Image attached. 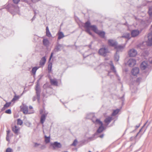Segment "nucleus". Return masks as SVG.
I'll return each instance as SVG.
<instances>
[{
	"mask_svg": "<svg viewBox=\"0 0 152 152\" xmlns=\"http://www.w3.org/2000/svg\"><path fill=\"white\" fill-rule=\"evenodd\" d=\"M39 68V67H33L32 70V72L35 75L37 70Z\"/></svg>",
	"mask_w": 152,
	"mask_h": 152,
	"instance_id": "c85d7f7f",
	"label": "nucleus"
},
{
	"mask_svg": "<svg viewBox=\"0 0 152 152\" xmlns=\"http://www.w3.org/2000/svg\"><path fill=\"white\" fill-rule=\"evenodd\" d=\"M11 102L6 103V104L4 105L3 109H5L9 107L11 105Z\"/></svg>",
	"mask_w": 152,
	"mask_h": 152,
	"instance_id": "b1692460",
	"label": "nucleus"
},
{
	"mask_svg": "<svg viewBox=\"0 0 152 152\" xmlns=\"http://www.w3.org/2000/svg\"><path fill=\"white\" fill-rule=\"evenodd\" d=\"M108 45L112 47H114L115 48L116 46L117 43L112 39H109L108 41Z\"/></svg>",
	"mask_w": 152,
	"mask_h": 152,
	"instance_id": "423d86ee",
	"label": "nucleus"
},
{
	"mask_svg": "<svg viewBox=\"0 0 152 152\" xmlns=\"http://www.w3.org/2000/svg\"><path fill=\"white\" fill-rule=\"evenodd\" d=\"M77 142H78L77 140L76 139L74 140L73 143L71 145L73 146H75L77 145Z\"/></svg>",
	"mask_w": 152,
	"mask_h": 152,
	"instance_id": "72a5a7b5",
	"label": "nucleus"
},
{
	"mask_svg": "<svg viewBox=\"0 0 152 152\" xmlns=\"http://www.w3.org/2000/svg\"><path fill=\"white\" fill-rule=\"evenodd\" d=\"M119 59V56L117 55H115L114 57V60L115 61L117 62Z\"/></svg>",
	"mask_w": 152,
	"mask_h": 152,
	"instance_id": "f704fd0d",
	"label": "nucleus"
},
{
	"mask_svg": "<svg viewBox=\"0 0 152 152\" xmlns=\"http://www.w3.org/2000/svg\"><path fill=\"white\" fill-rule=\"evenodd\" d=\"M46 35L49 37H52V35L50 33L48 27L47 26L46 28Z\"/></svg>",
	"mask_w": 152,
	"mask_h": 152,
	"instance_id": "f3484780",
	"label": "nucleus"
},
{
	"mask_svg": "<svg viewBox=\"0 0 152 152\" xmlns=\"http://www.w3.org/2000/svg\"><path fill=\"white\" fill-rule=\"evenodd\" d=\"M61 47L62 45H61L58 44L57 45L54 49V51L56 52H58L60 50Z\"/></svg>",
	"mask_w": 152,
	"mask_h": 152,
	"instance_id": "412c9836",
	"label": "nucleus"
},
{
	"mask_svg": "<svg viewBox=\"0 0 152 152\" xmlns=\"http://www.w3.org/2000/svg\"><path fill=\"white\" fill-rule=\"evenodd\" d=\"M36 90L37 91V93L39 91V84H37L36 86Z\"/></svg>",
	"mask_w": 152,
	"mask_h": 152,
	"instance_id": "4c0bfd02",
	"label": "nucleus"
},
{
	"mask_svg": "<svg viewBox=\"0 0 152 152\" xmlns=\"http://www.w3.org/2000/svg\"><path fill=\"white\" fill-rule=\"evenodd\" d=\"M103 136H104V135L102 134L100 135V137L101 138H102L103 137Z\"/></svg>",
	"mask_w": 152,
	"mask_h": 152,
	"instance_id": "a18cd8bd",
	"label": "nucleus"
},
{
	"mask_svg": "<svg viewBox=\"0 0 152 152\" xmlns=\"http://www.w3.org/2000/svg\"><path fill=\"white\" fill-rule=\"evenodd\" d=\"M50 141V137H47L46 136H45V142L46 143H48Z\"/></svg>",
	"mask_w": 152,
	"mask_h": 152,
	"instance_id": "7c9ffc66",
	"label": "nucleus"
},
{
	"mask_svg": "<svg viewBox=\"0 0 152 152\" xmlns=\"http://www.w3.org/2000/svg\"><path fill=\"white\" fill-rule=\"evenodd\" d=\"M148 66L147 62L145 61H143L140 65V68L141 69L144 70L146 69Z\"/></svg>",
	"mask_w": 152,
	"mask_h": 152,
	"instance_id": "9b49d317",
	"label": "nucleus"
},
{
	"mask_svg": "<svg viewBox=\"0 0 152 152\" xmlns=\"http://www.w3.org/2000/svg\"><path fill=\"white\" fill-rule=\"evenodd\" d=\"M91 29L96 33H97L99 31L97 27L95 25H92L91 27Z\"/></svg>",
	"mask_w": 152,
	"mask_h": 152,
	"instance_id": "dca6fc26",
	"label": "nucleus"
},
{
	"mask_svg": "<svg viewBox=\"0 0 152 152\" xmlns=\"http://www.w3.org/2000/svg\"><path fill=\"white\" fill-rule=\"evenodd\" d=\"M127 63L129 66L132 67L135 65L136 61L134 59H130L128 61Z\"/></svg>",
	"mask_w": 152,
	"mask_h": 152,
	"instance_id": "39448f33",
	"label": "nucleus"
},
{
	"mask_svg": "<svg viewBox=\"0 0 152 152\" xmlns=\"http://www.w3.org/2000/svg\"><path fill=\"white\" fill-rule=\"evenodd\" d=\"M149 62L151 63V64H152V60H149Z\"/></svg>",
	"mask_w": 152,
	"mask_h": 152,
	"instance_id": "de8ad7c7",
	"label": "nucleus"
},
{
	"mask_svg": "<svg viewBox=\"0 0 152 152\" xmlns=\"http://www.w3.org/2000/svg\"><path fill=\"white\" fill-rule=\"evenodd\" d=\"M17 124L21 125L23 124V121L20 119H18L17 120Z\"/></svg>",
	"mask_w": 152,
	"mask_h": 152,
	"instance_id": "473e14b6",
	"label": "nucleus"
},
{
	"mask_svg": "<svg viewBox=\"0 0 152 152\" xmlns=\"http://www.w3.org/2000/svg\"><path fill=\"white\" fill-rule=\"evenodd\" d=\"M58 39L59 40L64 37V34L62 32L59 31L58 32Z\"/></svg>",
	"mask_w": 152,
	"mask_h": 152,
	"instance_id": "a211bd4d",
	"label": "nucleus"
},
{
	"mask_svg": "<svg viewBox=\"0 0 152 152\" xmlns=\"http://www.w3.org/2000/svg\"><path fill=\"white\" fill-rule=\"evenodd\" d=\"M111 69L114 72H115V67L113 65H112L111 66Z\"/></svg>",
	"mask_w": 152,
	"mask_h": 152,
	"instance_id": "ea45409f",
	"label": "nucleus"
},
{
	"mask_svg": "<svg viewBox=\"0 0 152 152\" xmlns=\"http://www.w3.org/2000/svg\"><path fill=\"white\" fill-rule=\"evenodd\" d=\"M5 113L7 114H10L12 112L11 110L9 109L6 110L5 111Z\"/></svg>",
	"mask_w": 152,
	"mask_h": 152,
	"instance_id": "e433bc0d",
	"label": "nucleus"
},
{
	"mask_svg": "<svg viewBox=\"0 0 152 152\" xmlns=\"http://www.w3.org/2000/svg\"><path fill=\"white\" fill-rule=\"evenodd\" d=\"M52 63H50L49 64L48 66V69L49 72H50L51 71V69L52 67Z\"/></svg>",
	"mask_w": 152,
	"mask_h": 152,
	"instance_id": "cd10ccee",
	"label": "nucleus"
},
{
	"mask_svg": "<svg viewBox=\"0 0 152 152\" xmlns=\"http://www.w3.org/2000/svg\"><path fill=\"white\" fill-rule=\"evenodd\" d=\"M120 111V110L118 109H117L116 110H115L113 111V113L112 114V116H115L117 115Z\"/></svg>",
	"mask_w": 152,
	"mask_h": 152,
	"instance_id": "a878e982",
	"label": "nucleus"
},
{
	"mask_svg": "<svg viewBox=\"0 0 152 152\" xmlns=\"http://www.w3.org/2000/svg\"><path fill=\"white\" fill-rule=\"evenodd\" d=\"M48 113L45 114H43L42 115L40 118V122L43 124L46 119V116L47 115Z\"/></svg>",
	"mask_w": 152,
	"mask_h": 152,
	"instance_id": "4468645a",
	"label": "nucleus"
},
{
	"mask_svg": "<svg viewBox=\"0 0 152 152\" xmlns=\"http://www.w3.org/2000/svg\"><path fill=\"white\" fill-rule=\"evenodd\" d=\"M104 129V128L103 126H101L98 129L97 131V132L98 133H100L102 132Z\"/></svg>",
	"mask_w": 152,
	"mask_h": 152,
	"instance_id": "393cba45",
	"label": "nucleus"
},
{
	"mask_svg": "<svg viewBox=\"0 0 152 152\" xmlns=\"http://www.w3.org/2000/svg\"><path fill=\"white\" fill-rule=\"evenodd\" d=\"M53 145L55 147L58 148H61V143L57 142H54L53 144Z\"/></svg>",
	"mask_w": 152,
	"mask_h": 152,
	"instance_id": "5701e85b",
	"label": "nucleus"
},
{
	"mask_svg": "<svg viewBox=\"0 0 152 152\" xmlns=\"http://www.w3.org/2000/svg\"><path fill=\"white\" fill-rule=\"evenodd\" d=\"M146 124V123H145V124Z\"/></svg>",
	"mask_w": 152,
	"mask_h": 152,
	"instance_id": "3c124183",
	"label": "nucleus"
},
{
	"mask_svg": "<svg viewBox=\"0 0 152 152\" xmlns=\"http://www.w3.org/2000/svg\"><path fill=\"white\" fill-rule=\"evenodd\" d=\"M20 0H13V1L14 4H18Z\"/></svg>",
	"mask_w": 152,
	"mask_h": 152,
	"instance_id": "58836bf2",
	"label": "nucleus"
},
{
	"mask_svg": "<svg viewBox=\"0 0 152 152\" xmlns=\"http://www.w3.org/2000/svg\"><path fill=\"white\" fill-rule=\"evenodd\" d=\"M7 136H8L9 134L10 133V131H7Z\"/></svg>",
	"mask_w": 152,
	"mask_h": 152,
	"instance_id": "37998d69",
	"label": "nucleus"
},
{
	"mask_svg": "<svg viewBox=\"0 0 152 152\" xmlns=\"http://www.w3.org/2000/svg\"><path fill=\"white\" fill-rule=\"evenodd\" d=\"M151 27H152V25H151Z\"/></svg>",
	"mask_w": 152,
	"mask_h": 152,
	"instance_id": "603ef678",
	"label": "nucleus"
},
{
	"mask_svg": "<svg viewBox=\"0 0 152 152\" xmlns=\"http://www.w3.org/2000/svg\"><path fill=\"white\" fill-rule=\"evenodd\" d=\"M88 152H91V151H88Z\"/></svg>",
	"mask_w": 152,
	"mask_h": 152,
	"instance_id": "09e8293b",
	"label": "nucleus"
},
{
	"mask_svg": "<svg viewBox=\"0 0 152 152\" xmlns=\"http://www.w3.org/2000/svg\"><path fill=\"white\" fill-rule=\"evenodd\" d=\"M140 33V31L138 30H134L131 32V35L132 37H135L137 36Z\"/></svg>",
	"mask_w": 152,
	"mask_h": 152,
	"instance_id": "f8f14e48",
	"label": "nucleus"
},
{
	"mask_svg": "<svg viewBox=\"0 0 152 152\" xmlns=\"http://www.w3.org/2000/svg\"><path fill=\"white\" fill-rule=\"evenodd\" d=\"M42 42L43 45L45 46H48L49 44V40L46 39H43L42 41Z\"/></svg>",
	"mask_w": 152,
	"mask_h": 152,
	"instance_id": "6ab92c4d",
	"label": "nucleus"
},
{
	"mask_svg": "<svg viewBox=\"0 0 152 152\" xmlns=\"http://www.w3.org/2000/svg\"><path fill=\"white\" fill-rule=\"evenodd\" d=\"M19 98V96H18L15 95L14 96L13 98L11 100L12 102H14L15 101L18 100Z\"/></svg>",
	"mask_w": 152,
	"mask_h": 152,
	"instance_id": "c756f323",
	"label": "nucleus"
},
{
	"mask_svg": "<svg viewBox=\"0 0 152 152\" xmlns=\"http://www.w3.org/2000/svg\"><path fill=\"white\" fill-rule=\"evenodd\" d=\"M139 72V69L138 68L135 67L133 68L132 71V73L134 75H136L138 74Z\"/></svg>",
	"mask_w": 152,
	"mask_h": 152,
	"instance_id": "9d476101",
	"label": "nucleus"
},
{
	"mask_svg": "<svg viewBox=\"0 0 152 152\" xmlns=\"http://www.w3.org/2000/svg\"><path fill=\"white\" fill-rule=\"evenodd\" d=\"M110 51L108 50L107 48H102L99 50V53L102 56H105L107 53H109Z\"/></svg>",
	"mask_w": 152,
	"mask_h": 152,
	"instance_id": "7ed1b4c3",
	"label": "nucleus"
},
{
	"mask_svg": "<svg viewBox=\"0 0 152 152\" xmlns=\"http://www.w3.org/2000/svg\"><path fill=\"white\" fill-rule=\"evenodd\" d=\"M112 117H108L105 119L104 122L108 125L112 120Z\"/></svg>",
	"mask_w": 152,
	"mask_h": 152,
	"instance_id": "2eb2a0df",
	"label": "nucleus"
},
{
	"mask_svg": "<svg viewBox=\"0 0 152 152\" xmlns=\"http://www.w3.org/2000/svg\"><path fill=\"white\" fill-rule=\"evenodd\" d=\"M20 111H22L25 114H29L34 113V110L33 107L31 106H29V109L28 107L24 104H22L20 107Z\"/></svg>",
	"mask_w": 152,
	"mask_h": 152,
	"instance_id": "f257e3e1",
	"label": "nucleus"
},
{
	"mask_svg": "<svg viewBox=\"0 0 152 152\" xmlns=\"http://www.w3.org/2000/svg\"><path fill=\"white\" fill-rule=\"evenodd\" d=\"M125 45H117L115 46V48L117 49L118 50H120L123 49L125 47Z\"/></svg>",
	"mask_w": 152,
	"mask_h": 152,
	"instance_id": "4be33fe9",
	"label": "nucleus"
},
{
	"mask_svg": "<svg viewBox=\"0 0 152 152\" xmlns=\"http://www.w3.org/2000/svg\"><path fill=\"white\" fill-rule=\"evenodd\" d=\"M91 23L89 21H88L85 23L84 26V27L85 29V31L91 35H92L91 32L90 31L91 27Z\"/></svg>",
	"mask_w": 152,
	"mask_h": 152,
	"instance_id": "f03ea898",
	"label": "nucleus"
},
{
	"mask_svg": "<svg viewBox=\"0 0 152 152\" xmlns=\"http://www.w3.org/2000/svg\"><path fill=\"white\" fill-rule=\"evenodd\" d=\"M46 61V59L45 57H43L42 58L39 62V65L41 66H43L45 64Z\"/></svg>",
	"mask_w": 152,
	"mask_h": 152,
	"instance_id": "ddd939ff",
	"label": "nucleus"
},
{
	"mask_svg": "<svg viewBox=\"0 0 152 152\" xmlns=\"http://www.w3.org/2000/svg\"><path fill=\"white\" fill-rule=\"evenodd\" d=\"M40 113L42 114L43 113V110H41L40 111Z\"/></svg>",
	"mask_w": 152,
	"mask_h": 152,
	"instance_id": "c03bdc74",
	"label": "nucleus"
},
{
	"mask_svg": "<svg viewBox=\"0 0 152 152\" xmlns=\"http://www.w3.org/2000/svg\"><path fill=\"white\" fill-rule=\"evenodd\" d=\"M12 150L10 148H7L6 150V152H12Z\"/></svg>",
	"mask_w": 152,
	"mask_h": 152,
	"instance_id": "c9c22d12",
	"label": "nucleus"
},
{
	"mask_svg": "<svg viewBox=\"0 0 152 152\" xmlns=\"http://www.w3.org/2000/svg\"><path fill=\"white\" fill-rule=\"evenodd\" d=\"M148 40L147 42V44L148 46H151L152 45V34H148Z\"/></svg>",
	"mask_w": 152,
	"mask_h": 152,
	"instance_id": "6e6552de",
	"label": "nucleus"
},
{
	"mask_svg": "<svg viewBox=\"0 0 152 152\" xmlns=\"http://www.w3.org/2000/svg\"><path fill=\"white\" fill-rule=\"evenodd\" d=\"M95 123H96V124H99V125L101 126H103L102 122L99 119H97L96 120Z\"/></svg>",
	"mask_w": 152,
	"mask_h": 152,
	"instance_id": "bb28decb",
	"label": "nucleus"
},
{
	"mask_svg": "<svg viewBox=\"0 0 152 152\" xmlns=\"http://www.w3.org/2000/svg\"><path fill=\"white\" fill-rule=\"evenodd\" d=\"M96 34H98L102 37L104 38V37L105 33L104 31L99 30L98 32Z\"/></svg>",
	"mask_w": 152,
	"mask_h": 152,
	"instance_id": "aec40b11",
	"label": "nucleus"
},
{
	"mask_svg": "<svg viewBox=\"0 0 152 152\" xmlns=\"http://www.w3.org/2000/svg\"><path fill=\"white\" fill-rule=\"evenodd\" d=\"M50 82L51 84L52 85L56 86H58V82L57 80L56 79H50Z\"/></svg>",
	"mask_w": 152,
	"mask_h": 152,
	"instance_id": "1a4fd4ad",
	"label": "nucleus"
},
{
	"mask_svg": "<svg viewBox=\"0 0 152 152\" xmlns=\"http://www.w3.org/2000/svg\"><path fill=\"white\" fill-rule=\"evenodd\" d=\"M20 128L17 126H15L12 128V130L14 132L17 134H18Z\"/></svg>",
	"mask_w": 152,
	"mask_h": 152,
	"instance_id": "0eeeda50",
	"label": "nucleus"
},
{
	"mask_svg": "<svg viewBox=\"0 0 152 152\" xmlns=\"http://www.w3.org/2000/svg\"><path fill=\"white\" fill-rule=\"evenodd\" d=\"M146 124V123H145V124Z\"/></svg>",
	"mask_w": 152,
	"mask_h": 152,
	"instance_id": "8fccbe9b",
	"label": "nucleus"
},
{
	"mask_svg": "<svg viewBox=\"0 0 152 152\" xmlns=\"http://www.w3.org/2000/svg\"><path fill=\"white\" fill-rule=\"evenodd\" d=\"M34 146L35 147H37L39 145V144H38L37 143H34Z\"/></svg>",
	"mask_w": 152,
	"mask_h": 152,
	"instance_id": "a19ab883",
	"label": "nucleus"
},
{
	"mask_svg": "<svg viewBox=\"0 0 152 152\" xmlns=\"http://www.w3.org/2000/svg\"><path fill=\"white\" fill-rule=\"evenodd\" d=\"M8 137H9V136H7V137H6V139H7V140H8H8H8Z\"/></svg>",
	"mask_w": 152,
	"mask_h": 152,
	"instance_id": "49530a36",
	"label": "nucleus"
},
{
	"mask_svg": "<svg viewBox=\"0 0 152 152\" xmlns=\"http://www.w3.org/2000/svg\"><path fill=\"white\" fill-rule=\"evenodd\" d=\"M137 54V51L133 49L130 50L128 52L129 55L130 57H134L136 56Z\"/></svg>",
	"mask_w": 152,
	"mask_h": 152,
	"instance_id": "20e7f679",
	"label": "nucleus"
},
{
	"mask_svg": "<svg viewBox=\"0 0 152 152\" xmlns=\"http://www.w3.org/2000/svg\"><path fill=\"white\" fill-rule=\"evenodd\" d=\"M123 37L129 39L130 38V34L129 33L126 34H124V36H123Z\"/></svg>",
	"mask_w": 152,
	"mask_h": 152,
	"instance_id": "2f4dec72",
	"label": "nucleus"
},
{
	"mask_svg": "<svg viewBox=\"0 0 152 152\" xmlns=\"http://www.w3.org/2000/svg\"><path fill=\"white\" fill-rule=\"evenodd\" d=\"M53 53H51V56L49 58V61L51 59L53 56Z\"/></svg>",
	"mask_w": 152,
	"mask_h": 152,
	"instance_id": "79ce46f5",
	"label": "nucleus"
}]
</instances>
